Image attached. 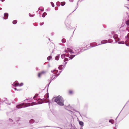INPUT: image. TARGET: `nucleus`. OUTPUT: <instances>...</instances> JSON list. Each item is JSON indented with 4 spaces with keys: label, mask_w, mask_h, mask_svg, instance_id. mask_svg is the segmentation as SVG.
Segmentation results:
<instances>
[{
    "label": "nucleus",
    "mask_w": 129,
    "mask_h": 129,
    "mask_svg": "<svg viewBox=\"0 0 129 129\" xmlns=\"http://www.w3.org/2000/svg\"><path fill=\"white\" fill-rule=\"evenodd\" d=\"M38 104L36 102H33L31 103H24V106L23 107H27L31 106H33L34 105H37Z\"/></svg>",
    "instance_id": "obj_1"
},
{
    "label": "nucleus",
    "mask_w": 129,
    "mask_h": 129,
    "mask_svg": "<svg viewBox=\"0 0 129 129\" xmlns=\"http://www.w3.org/2000/svg\"><path fill=\"white\" fill-rule=\"evenodd\" d=\"M54 101L56 102L64 101L63 98L61 96H57L55 98Z\"/></svg>",
    "instance_id": "obj_2"
},
{
    "label": "nucleus",
    "mask_w": 129,
    "mask_h": 129,
    "mask_svg": "<svg viewBox=\"0 0 129 129\" xmlns=\"http://www.w3.org/2000/svg\"><path fill=\"white\" fill-rule=\"evenodd\" d=\"M46 73V72L45 71H42L41 72L39 73L38 74V76L39 77H40L41 76V75H42L45 74Z\"/></svg>",
    "instance_id": "obj_3"
},
{
    "label": "nucleus",
    "mask_w": 129,
    "mask_h": 129,
    "mask_svg": "<svg viewBox=\"0 0 129 129\" xmlns=\"http://www.w3.org/2000/svg\"><path fill=\"white\" fill-rule=\"evenodd\" d=\"M24 103L21 104L19 105L16 106V108L18 109L22 108V107H23L24 106Z\"/></svg>",
    "instance_id": "obj_4"
},
{
    "label": "nucleus",
    "mask_w": 129,
    "mask_h": 129,
    "mask_svg": "<svg viewBox=\"0 0 129 129\" xmlns=\"http://www.w3.org/2000/svg\"><path fill=\"white\" fill-rule=\"evenodd\" d=\"M113 37L115 40L116 41H118L119 40V39L118 37V35H114L113 36Z\"/></svg>",
    "instance_id": "obj_5"
},
{
    "label": "nucleus",
    "mask_w": 129,
    "mask_h": 129,
    "mask_svg": "<svg viewBox=\"0 0 129 129\" xmlns=\"http://www.w3.org/2000/svg\"><path fill=\"white\" fill-rule=\"evenodd\" d=\"M8 13H6L4 14V19H7L8 18Z\"/></svg>",
    "instance_id": "obj_6"
},
{
    "label": "nucleus",
    "mask_w": 129,
    "mask_h": 129,
    "mask_svg": "<svg viewBox=\"0 0 129 129\" xmlns=\"http://www.w3.org/2000/svg\"><path fill=\"white\" fill-rule=\"evenodd\" d=\"M64 101L60 102H57V104L59 105L63 106L64 105Z\"/></svg>",
    "instance_id": "obj_7"
},
{
    "label": "nucleus",
    "mask_w": 129,
    "mask_h": 129,
    "mask_svg": "<svg viewBox=\"0 0 129 129\" xmlns=\"http://www.w3.org/2000/svg\"><path fill=\"white\" fill-rule=\"evenodd\" d=\"M38 102L36 103H38L37 104H41L42 103L43 101L41 99H39L38 100Z\"/></svg>",
    "instance_id": "obj_8"
},
{
    "label": "nucleus",
    "mask_w": 129,
    "mask_h": 129,
    "mask_svg": "<svg viewBox=\"0 0 129 129\" xmlns=\"http://www.w3.org/2000/svg\"><path fill=\"white\" fill-rule=\"evenodd\" d=\"M19 83L17 81H16L14 82V85L15 86H19Z\"/></svg>",
    "instance_id": "obj_9"
},
{
    "label": "nucleus",
    "mask_w": 129,
    "mask_h": 129,
    "mask_svg": "<svg viewBox=\"0 0 129 129\" xmlns=\"http://www.w3.org/2000/svg\"><path fill=\"white\" fill-rule=\"evenodd\" d=\"M75 55H71L70 57H69V58H70V59H72L75 56Z\"/></svg>",
    "instance_id": "obj_10"
},
{
    "label": "nucleus",
    "mask_w": 129,
    "mask_h": 129,
    "mask_svg": "<svg viewBox=\"0 0 129 129\" xmlns=\"http://www.w3.org/2000/svg\"><path fill=\"white\" fill-rule=\"evenodd\" d=\"M79 123L80 125L81 126H82L83 125L84 123L83 122L79 121Z\"/></svg>",
    "instance_id": "obj_11"
},
{
    "label": "nucleus",
    "mask_w": 129,
    "mask_h": 129,
    "mask_svg": "<svg viewBox=\"0 0 129 129\" xmlns=\"http://www.w3.org/2000/svg\"><path fill=\"white\" fill-rule=\"evenodd\" d=\"M66 42V40L64 38L62 39V42L63 43H65Z\"/></svg>",
    "instance_id": "obj_12"
},
{
    "label": "nucleus",
    "mask_w": 129,
    "mask_h": 129,
    "mask_svg": "<svg viewBox=\"0 0 129 129\" xmlns=\"http://www.w3.org/2000/svg\"><path fill=\"white\" fill-rule=\"evenodd\" d=\"M62 65H60L58 67L59 69L60 70H61L62 69Z\"/></svg>",
    "instance_id": "obj_13"
},
{
    "label": "nucleus",
    "mask_w": 129,
    "mask_h": 129,
    "mask_svg": "<svg viewBox=\"0 0 129 129\" xmlns=\"http://www.w3.org/2000/svg\"><path fill=\"white\" fill-rule=\"evenodd\" d=\"M110 122H111L112 124H113L114 123V121L113 120H110L109 121Z\"/></svg>",
    "instance_id": "obj_14"
},
{
    "label": "nucleus",
    "mask_w": 129,
    "mask_h": 129,
    "mask_svg": "<svg viewBox=\"0 0 129 129\" xmlns=\"http://www.w3.org/2000/svg\"><path fill=\"white\" fill-rule=\"evenodd\" d=\"M17 22V21L16 20H14L13 22V23L14 24H16Z\"/></svg>",
    "instance_id": "obj_15"
},
{
    "label": "nucleus",
    "mask_w": 129,
    "mask_h": 129,
    "mask_svg": "<svg viewBox=\"0 0 129 129\" xmlns=\"http://www.w3.org/2000/svg\"><path fill=\"white\" fill-rule=\"evenodd\" d=\"M52 58V57L51 56H50L47 58V59L49 60Z\"/></svg>",
    "instance_id": "obj_16"
},
{
    "label": "nucleus",
    "mask_w": 129,
    "mask_h": 129,
    "mask_svg": "<svg viewBox=\"0 0 129 129\" xmlns=\"http://www.w3.org/2000/svg\"><path fill=\"white\" fill-rule=\"evenodd\" d=\"M73 93V91L71 90H70L69 91V93L70 94H72Z\"/></svg>",
    "instance_id": "obj_17"
},
{
    "label": "nucleus",
    "mask_w": 129,
    "mask_h": 129,
    "mask_svg": "<svg viewBox=\"0 0 129 129\" xmlns=\"http://www.w3.org/2000/svg\"><path fill=\"white\" fill-rule=\"evenodd\" d=\"M66 3L65 2H62L61 3V5L62 6H63Z\"/></svg>",
    "instance_id": "obj_18"
},
{
    "label": "nucleus",
    "mask_w": 129,
    "mask_h": 129,
    "mask_svg": "<svg viewBox=\"0 0 129 129\" xmlns=\"http://www.w3.org/2000/svg\"><path fill=\"white\" fill-rule=\"evenodd\" d=\"M46 15H47L46 13L45 12H44L43 13V15H42V17H45V16H46Z\"/></svg>",
    "instance_id": "obj_19"
},
{
    "label": "nucleus",
    "mask_w": 129,
    "mask_h": 129,
    "mask_svg": "<svg viewBox=\"0 0 129 129\" xmlns=\"http://www.w3.org/2000/svg\"><path fill=\"white\" fill-rule=\"evenodd\" d=\"M68 50L71 53H73L72 51V50L70 49H69Z\"/></svg>",
    "instance_id": "obj_20"
},
{
    "label": "nucleus",
    "mask_w": 129,
    "mask_h": 129,
    "mask_svg": "<svg viewBox=\"0 0 129 129\" xmlns=\"http://www.w3.org/2000/svg\"><path fill=\"white\" fill-rule=\"evenodd\" d=\"M65 54H63L61 55V57L62 58H64L65 57Z\"/></svg>",
    "instance_id": "obj_21"
},
{
    "label": "nucleus",
    "mask_w": 129,
    "mask_h": 129,
    "mask_svg": "<svg viewBox=\"0 0 129 129\" xmlns=\"http://www.w3.org/2000/svg\"><path fill=\"white\" fill-rule=\"evenodd\" d=\"M126 23L127 25H129V20H128L126 21Z\"/></svg>",
    "instance_id": "obj_22"
},
{
    "label": "nucleus",
    "mask_w": 129,
    "mask_h": 129,
    "mask_svg": "<svg viewBox=\"0 0 129 129\" xmlns=\"http://www.w3.org/2000/svg\"><path fill=\"white\" fill-rule=\"evenodd\" d=\"M51 4L52 6L53 7H54V3L52 2H51Z\"/></svg>",
    "instance_id": "obj_23"
},
{
    "label": "nucleus",
    "mask_w": 129,
    "mask_h": 129,
    "mask_svg": "<svg viewBox=\"0 0 129 129\" xmlns=\"http://www.w3.org/2000/svg\"><path fill=\"white\" fill-rule=\"evenodd\" d=\"M68 60V59L67 58H65L64 60H63V61L64 62H65V61H67Z\"/></svg>",
    "instance_id": "obj_24"
},
{
    "label": "nucleus",
    "mask_w": 129,
    "mask_h": 129,
    "mask_svg": "<svg viewBox=\"0 0 129 129\" xmlns=\"http://www.w3.org/2000/svg\"><path fill=\"white\" fill-rule=\"evenodd\" d=\"M23 83H21L20 84H19V86H23Z\"/></svg>",
    "instance_id": "obj_25"
},
{
    "label": "nucleus",
    "mask_w": 129,
    "mask_h": 129,
    "mask_svg": "<svg viewBox=\"0 0 129 129\" xmlns=\"http://www.w3.org/2000/svg\"><path fill=\"white\" fill-rule=\"evenodd\" d=\"M126 38H127L128 39H129V34H128L127 36L126 37Z\"/></svg>",
    "instance_id": "obj_26"
},
{
    "label": "nucleus",
    "mask_w": 129,
    "mask_h": 129,
    "mask_svg": "<svg viewBox=\"0 0 129 129\" xmlns=\"http://www.w3.org/2000/svg\"><path fill=\"white\" fill-rule=\"evenodd\" d=\"M55 59L57 60H58V57H56Z\"/></svg>",
    "instance_id": "obj_27"
},
{
    "label": "nucleus",
    "mask_w": 129,
    "mask_h": 129,
    "mask_svg": "<svg viewBox=\"0 0 129 129\" xmlns=\"http://www.w3.org/2000/svg\"><path fill=\"white\" fill-rule=\"evenodd\" d=\"M38 95V94H36L35 95V96L36 97Z\"/></svg>",
    "instance_id": "obj_28"
},
{
    "label": "nucleus",
    "mask_w": 129,
    "mask_h": 129,
    "mask_svg": "<svg viewBox=\"0 0 129 129\" xmlns=\"http://www.w3.org/2000/svg\"><path fill=\"white\" fill-rule=\"evenodd\" d=\"M36 97L35 96L34 97H33V99H35V98Z\"/></svg>",
    "instance_id": "obj_29"
},
{
    "label": "nucleus",
    "mask_w": 129,
    "mask_h": 129,
    "mask_svg": "<svg viewBox=\"0 0 129 129\" xmlns=\"http://www.w3.org/2000/svg\"><path fill=\"white\" fill-rule=\"evenodd\" d=\"M67 63V62H66L64 63V65H66V64Z\"/></svg>",
    "instance_id": "obj_30"
},
{
    "label": "nucleus",
    "mask_w": 129,
    "mask_h": 129,
    "mask_svg": "<svg viewBox=\"0 0 129 129\" xmlns=\"http://www.w3.org/2000/svg\"><path fill=\"white\" fill-rule=\"evenodd\" d=\"M56 76H55V77H54V78H56Z\"/></svg>",
    "instance_id": "obj_31"
},
{
    "label": "nucleus",
    "mask_w": 129,
    "mask_h": 129,
    "mask_svg": "<svg viewBox=\"0 0 129 129\" xmlns=\"http://www.w3.org/2000/svg\"><path fill=\"white\" fill-rule=\"evenodd\" d=\"M2 1H3L4 0H2Z\"/></svg>",
    "instance_id": "obj_32"
},
{
    "label": "nucleus",
    "mask_w": 129,
    "mask_h": 129,
    "mask_svg": "<svg viewBox=\"0 0 129 129\" xmlns=\"http://www.w3.org/2000/svg\"><path fill=\"white\" fill-rule=\"evenodd\" d=\"M15 90H16V88H15Z\"/></svg>",
    "instance_id": "obj_33"
},
{
    "label": "nucleus",
    "mask_w": 129,
    "mask_h": 129,
    "mask_svg": "<svg viewBox=\"0 0 129 129\" xmlns=\"http://www.w3.org/2000/svg\"><path fill=\"white\" fill-rule=\"evenodd\" d=\"M127 8H128V9H129L128 8V7H127Z\"/></svg>",
    "instance_id": "obj_34"
},
{
    "label": "nucleus",
    "mask_w": 129,
    "mask_h": 129,
    "mask_svg": "<svg viewBox=\"0 0 129 129\" xmlns=\"http://www.w3.org/2000/svg\"><path fill=\"white\" fill-rule=\"evenodd\" d=\"M48 97H49L48 96V97H47V98H48Z\"/></svg>",
    "instance_id": "obj_35"
},
{
    "label": "nucleus",
    "mask_w": 129,
    "mask_h": 129,
    "mask_svg": "<svg viewBox=\"0 0 129 129\" xmlns=\"http://www.w3.org/2000/svg\"><path fill=\"white\" fill-rule=\"evenodd\" d=\"M128 0L129 1V0Z\"/></svg>",
    "instance_id": "obj_36"
}]
</instances>
